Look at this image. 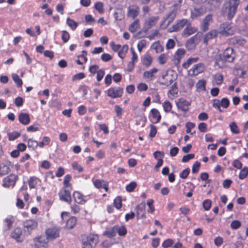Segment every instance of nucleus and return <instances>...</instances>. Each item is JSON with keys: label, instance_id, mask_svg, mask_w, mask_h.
Returning <instances> with one entry per match:
<instances>
[{"label": "nucleus", "instance_id": "obj_1", "mask_svg": "<svg viewBox=\"0 0 248 248\" xmlns=\"http://www.w3.org/2000/svg\"><path fill=\"white\" fill-rule=\"evenodd\" d=\"M240 3V0H226L221 9V16L226 17L228 20H232L237 13Z\"/></svg>", "mask_w": 248, "mask_h": 248}, {"label": "nucleus", "instance_id": "obj_2", "mask_svg": "<svg viewBox=\"0 0 248 248\" xmlns=\"http://www.w3.org/2000/svg\"><path fill=\"white\" fill-rule=\"evenodd\" d=\"M236 57V53L231 47H228L219 54L216 59L215 64L220 68H226L228 63L233 62Z\"/></svg>", "mask_w": 248, "mask_h": 248}, {"label": "nucleus", "instance_id": "obj_3", "mask_svg": "<svg viewBox=\"0 0 248 248\" xmlns=\"http://www.w3.org/2000/svg\"><path fill=\"white\" fill-rule=\"evenodd\" d=\"M60 228L57 226H52L46 229L45 234L46 240H42L43 237L41 236L34 238V241L38 242L41 244L42 246L45 248H47L48 247V242L53 241L56 238L59 237L60 234Z\"/></svg>", "mask_w": 248, "mask_h": 248}, {"label": "nucleus", "instance_id": "obj_4", "mask_svg": "<svg viewBox=\"0 0 248 248\" xmlns=\"http://www.w3.org/2000/svg\"><path fill=\"white\" fill-rule=\"evenodd\" d=\"M218 32L222 36L228 37L234 34L235 30L232 23L224 22L220 24Z\"/></svg>", "mask_w": 248, "mask_h": 248}, {"label": "nucleus", "instance_id": "obj_5", "mask_svg": "<svg viewBox=\"0 0 248 248\" xmlns=\"http://www.w3.org/2000/svg\"><path fill=\"white\" fill-rule=\"evenodd\" d=\"M230 104V102L229 99L227 97H224L222 98L220 100L217 99H213L212 106L220 112H222L223 111L221 108V107H222L224 108H227Z\"/></svg>", "mask_w": 248, "mask_h": 248}, {"label": "nucleus", "instance_id": "obj_6", "mask_svg": "<svg viewBox=\"0 0 248 248\" xmlns=\"http://www.w3.org/2000/svg\"><path fill=\"white\" fill-rule=\"evenodd\" d=\"M106 92L107 95L111 98H120L123 96L124 89L120 86H113L109 88Z\"/></svg>", "mask_w": 248, "mask_h": 248}, {"label": "nucleus", "instance_id": "obj_7", "mask_svg": "<svg viewBox=\"0 0 248 248\" xmlns=\"http://www.w3.org/2000/svg\"><path fill=\"white\" fill-rule=\"evenodd\" d=\"M61 217L62 221L65 222V227L67 229L73 228L77 223V218L75 217H69V213L67 212H63L61 214Z\"/></svg>", "mask_w": 248, "mask_h": 248}, {"label": "nucleus", "instance_id": "obj_8", "mask_svg": "<svg viewBox=\"0 0 248 248\" xmlns=\"http://www.w3.org/2000/svg\"><path fill=\"white\" fill-rule=\"evenodd\" d=\"M71 190L69 188L62 187L58 193L60 200L69 204L71 203L72 202Z\"/></svg>", "mask_w": 248, "mask_h": 248}, {"label": "nucleus", "instance_id": "obj_9", "mask_svg": "<svg viewBox=\"0 0 248 248\" xmlns=\"http://www.w3.org/2000/svg\"><path fill=\"white\" fill-rule=\"evenodd\" d=\"M18 180L17 175L11 173L3 179L2 185L5 188L13 187Z\"/></svg>", "mask_w": 248, "mask_h": 248}, {"label": "nucleus", "instance_id": "obj_10", "mask_svg": "<svg viewBox=\"0 0 248 248\" xmlns=\"http://www.w3.org/2000/svg\"><path fill=\"white\" fill-rule=\"evenodd\" d=\"M72 197L74 202L78 205H84L88 201L87 197L79 191H74L72 194Z\"/></svg>", "mask_w": 248, "mask_h": 248}, {"label": "nucleus", "instance_id": "obj_11", "mask_svg": "<svg viewBox=\"0 0 248 248\" xmlns=\"http://www.w3.org/2000/svg\"><path fill=\"white\" fill-rule=\"evenodd\" d=\"M159 19L158 16H151L146 19L144 23V29L146 31L156 26Z\"/></svg>", "mask_w": 248, "mask_h": 248}, {"label": "nucleus", "instance_id": "obj_12", "mask_svg": "<svg viewBox=\"0 0 248 248\" xmlns=\"http://www.w3.org/2000/svg\"><path fill=\"white\" fill-rule=\"evenodd\" d=\"M213 15L209 14L206 15L202 20L200 24V29L203 32L207 31L210 24L213 22Z\"/></svg>", "mask_w": 248, "mask_h": 248}, {"label": "nucleus", "instance_id": "obj_13", "mask_svg": "<svg viewBox=\"0 0 248 248\" xmlns=\"http://www.w3.org/2000/svg\"><path fill=\"white\" fill-rule=\"evenodd\" d=\"M205 68V65L202 63L195 64L188 71V75L191 77L196 76L203 72Z\"/></svg>", "mask_w": 248, "mask_h": 248}, {"label": "nucleus", "instance_id": "obj_14", "mask_svg": "<svg viewBox=\"0 0 248 248\" xmlns=\"http://www.w3.org/2000/svg\"><path fill=\"white\" fill-rule=\"evenodd\" d=\"M23 226L25 232L31 234L33 230L37 228L38 222L33 219H27L23 222Z\"/></svg>", "mask_w": 248, "mask_h": 248}, {"label": "nucleus", "instance_id": "obj_15", "mask_svg": "<svg viewBox=\"0 0 248 248\" xmlns=\"http://www.w3.org/2000/svg\"><path fill=\"white\" fill-rule=\"evenodd\" d=\"M186 51L184 48H178L175 52L173 57L172 61L174 64L178 66L181 60L185 56Z\"/></svg>", "mask_w": 248, "mask_h": 248}, {"label": "nucleus", "instance_id": "obj_16", "mask_svg": "<svg viewBox=\"0 0 248 248\" xmlns=\"http://www.w3.org/2000/svg\"><path fill=\"white\" fill-rule=\"evenodd\" d=\"M188 22V20L185 18L179 20L171 28L169 29L168 31L169 32L178 31L186 26Z\"/></svg>", "mask_w": 248, "mask_h": 248}, {"label": "nucleus", "instance_id": "obj_17", "mask_svg": "<svg viewBox=\"0 0 248 248\" xmlns=\"http://www.w3.org/2000/svg\"><path fill=\"white\" fill-rule=\"evenodd\" d=\"M176 105L178 109L186 112L188 111L191 103L183 98H180L176 102Z\"/></svg>", "mask_w": 248, "mask_h": 248}, {"label": "nucleus", "instance_id": "obj_18", "mask_svg": "<svg viewBox=\"0 0 248 248\" xmlns=\"http://www.w3.org/2000/svg\"><path fill=\"white\" fill-rule=\"evenodd\" d=\"M140 14V8L136 5H131L127 8V16L133 19L137 17Z\"/></svg>", "mask_w": 248, "mask_h": 248}, {"label": "nucleus", "instance_id": "obj_19", "mask_svg": "<svg viewBox=\"0 0 248 248\" xmlns=\"http://www.w3.org/2000/svg\"><path fill=\"white\" fill-rule=\"evenodd\" d=\"M153 155L154 158L157 160V163L155 166V169L157 170L158 168L163 165L164 153L162 151H156L154 153Z\"/></svg>", "mask_w": 248, "mask_h": 248}, {"label": "nucleus", "instance_id": "obj_20", "mask_svg": "<svg viewBox=\"0 0 248 248\" xmlns=\"http://www.w3.org/2000/svg\"><path fill=\"white\" fill-rule=\"evenodd\" d=\"M11 162L6 160L0 164V177L8 174L11 170Z\"/></svg>", "mask_w": 248, "mask_h": 248}, {"label": "nucleus", "instance_id": "obj_21", "mask_svg": "<svg viewBox=\"0 0 248 248\" xmlns=\"http://www.w3.org/2000/svg\"><path fill=\"white\" fill-rule=\"evenodd\" d=\"M197 31V29L191 26V23L188 22L186 27L182 33V36L187 37L188 36L195 33Z\"/></svg>", "mask_w": 248, "mask_h": 248}, {"label": "nucleus", "instance_id": "obj_22", "mask_svg": "<svg viewBox=\"0 0 248 248\" xmlns=\"http://www.w3.org/2000/svg\"><path fill=\"white\" fill-rule=\"evenodd\" d=\"M219 34L217 30H212L206 33L203 37V43L207 45L210 40L216 38Z\"/></svg>", "mask_w": 248, "mask_h": 248}, {"label": "nucleus", "instance_id": "obj_23", "mask_svg": "<svg viewBox=\"0 0 248 248\" xmlns=\"http://www.w3.org/2000/svg\"><path fill=\"white\" fill-rule=\"evenodd\" d=\"M178 88L176 82L172 84L167 93L168 97L171 100H173L178 96Z\"/></svg>", "mask_w": 248, "mask_h": 248}, {"label": "nucleus", "instance_id": "obj_24", "mask_svg": "<svg viewBox=\"0 0 248 248\" xmlns=\"http://www.w3.org/2000/svg\"><path fill=\"white\" fill-rule=\"evenodd\" d=\"M174 78L172 77V75L169 74L167 72L164 75L162 76V81L161 84L162 85L168 86L171 84L173 81Z\"/></svg>", "mask_w": 248, "mask_h": 248}, {"label": "nucleus", "instance_id": "obj_25", "mask_svg": "<svg viewBox=\"0 0 248 248\" xmlns=\"http://www.w3.org/2000/svg\"><path fill=\"white\" fill-rule=\"evenodd\" d=\"M177 13V11L175 9L170 11L167 15L166 18L163 21L165 22V20H168L167 25L164 27H162V25L161 24L160 26V29H165L171 22H172L176 16Z\"/></svg>", "mask_w": 248, "mask_h": 248}, {"label": "nucleus", "instance_id": "obj_26", "mask_svg": "<svg viewBox=\"0 0 248 248\" xmlns=\"http://www.w3.org/2000/svg\"><path fill=\"white\" fill-rule=\"evenodd\" d=\"M19 122L23 125H28L31 122V118L29 113L20 112L18 116Z\"/></svg>", "mask_w": 248, "mask_h": 248}, {"label": "nucleus", "instance_id": "obj_27", "mask_svg": "<svg viewBox=\"0 0 248 248\" xmlns=\"http://www.w3.org/2000/svg\"><path fill=\"white\" fill-rule=\"evenodd\" d=\"M153 58L151 54L147 52L141 58V62L142 64L146 67H149L152 64Z\"/></svg>", "mask_w": 248, "mask_h": 248}, {"label": "nucleus", "instance_id": "obj_28", "mask_svg": "<svg viewBox=\"0 0 248 248\" xmlns=\"http://www.w3.org/2000/svg\"><path fill=\"white\" fill-rule=\"evenodd\" d=\"M206 13V10L203 7L199 8H194L191 12V17L192 18H196L202 16Z\"/></svg>", "mask_w": 248, "mask_h": 248}, {"label": "nucleus", "instance_id": "obj_29", "mask_svg": "<svg viewBox=\"0 0 248 248\" xmlns=\"http://www.w3.org/2000/svg\"><path fill=\"white\" fill-rule=\"evenodd\" d=\"M85 237L86 240L89 242L93 248H95L98 243L99 237L97 234L90 233Z\"/></svg>", "mask_w": 248, "mask_h": 248}, {"label": "nucleus", "instance_id": "obj_30", "mask_svg": "<svg viewBox=\"0 0 248 248\" xmlns=\"http://www.w3.org/2000/svg\"><path fill=\"white\" fill-rule=\"evenodd\" d=\"M158 69L156 68H153L149 70L145 71L143 73V78L145 79H148L150 80L153 79L155 77V74L157 73Z\"/></svg>", "mask_w": 248, "mask_h": 248}, {"label": "nucleus", "instance_id": "obj_31", "mask_svg": "<svg viewBox=\"0 0 248 248\" xmlns=\"http://www.w3.org/2000/svg\"><path fill=\"white\" fill-rule=\"evenodd\" d=\"M22 231L20 228H16L11 232V236L16 240L17 242H22V239H21V236Z\"/></svg>", "mask_w": 248, "mask_h": 248}, {"label": "nucleus", "instance_id": "obj_32", "mask_svg": "<svg viewBox=\"0 0 248 248\" xmlns=\"http://www.w3.org/2000/svg\"><path fill=\"white\" fill-rule=\"evenodd\" d=\"M229 42L231 44L235 45H239L244 46L246 41L245 39L238 36H234L229 39Z\"/></svg>", "mask_w": 248, "mask_h": 248}, {"label": "nucleus", "instance_id": "obj_33", "mask_svg": "<svg viewBox=\"0 0 248 248\" xmlns=\"http://www.w3.org/2000/svg\"><path fill=\"white\" fill-rule=\"evenodd\" d=\"M196 36H193L189 38L185 43V46L187 50H192L196 46L195 40L196 39Z\"/></svg>", "mask_w": 248, "mask_h": 248}, {"label": "nucleus", "instance_id": "obj_34", "mask_svg": "<svg viewBox=\"0 0 248 248\" xmlns=\"http://www.w3.org/2000/svg\"><path fill=\"white\" fill-rule=\"evenodd\" d=\"M115 231L120 236H125L127 232V229L124 225H115Z\"/></svg>", "mask_w": 248, "mask_h": 248}, {"label": "nucleus", "instance_id": "obj_35", "mask_svg": "<svg viewBox=\"0 0 248 248\" xmlns=\"http://www.w3.org/2000/svg\"><path fill=\"white\" fill-rule=\"evenodd\" d=\"M150 112L153 118L155 120V123H159L161 119V116L159 111L156 108H152Z\"/></svg>", "mask_w": 248, "mask_h": 248}, {"label": "nucleus", "instance_id": "obj_36", "mask_svg": "<svg viewBox=\"0 0 248 248\" xmlns=\"http://www.w3.org/2000/svg\"><path fill=\"white\" fill-rule=\"evenodd\" d=\"M199 60V57L189 58L184 62L182 66L184 69H187L192 63L197 62Z\"/></svg>", "mask_w": 248, "mask_h": 248}, {"label": "nucleus", "instance_id": "obj_37", "mask_svg": "<svg viewBox=\"0 0 248 248\" xmlns=\"http://www.w3.org/2000/svg\"><path fill=\"white\" fill-rule=\"evenodd\" d=\"M72 180V177L70 174H66L63 179V187L69 188L70 190L72 189V185L70 183Z\"/></svg>", "mask_w": 248, "mask_h": 248}, {"label": "nucleus", "instance_id": "obj_38", "mask_svg": "<svg viewBox=\"0 0 248 248\" xmlns=\"http://www.w3.org/2000/svg\"><path fill=\"white\" fill-rule=\"evenodd\" d=\"M140 26V21L139 19H136L133 23H132L129 27V31L134 33L136 32Z\"/></svg>", "mask_w": 248, "mask_h": 248}, {"label": "nucleus", "instance_id": "obj_39", "mask_svg": "<svg viewBox=\"0 0 248 248\" xmlns=\"http://www.w3.org/2000/svg\"><path fill=\"white\" fill-rule=\"evenodd\" d=\"M115 229V226H114L109 229L105 231L103 234L109 238L114 237L116 235Z\"/></svg>", "mask_w": 248, "mask_h": 248}, {"label": "nucleus", "instance_id": "obj_40", "mask_svg": "<svg viewBox=\"0 0 248 248\" xmlns=\"http://www.w3.org/2000/svg\"><path fill=\"white\" fill-rule=\"evenodd\" d=\"M128 50V46L127 45H124L121 46L118 52V56L123 59L125 58Z\"/></svg>", "mask_w": 248, "mask_h": 248}, {"label": "nucleus", "instance_id": "obj_41", "mask_svg": "<svg viewBox=\"0 0 248 248\" xmlns=\"http://www.w3.org/2000/svg\"><path fill=\"white\" fill-rule=\"evenodd\" d=\"M106 182L103 179L93 178L92 179V182L94 186L97 189L102 188Z\"/></svg>", "mask_w": 248, "mask_h": 248}, {"label": "nucleus", "instance_id": "obj_42", "mask_svg": "<svg viewBox=\"0 0 248 248\" xmlns=\"http://www.w3.org/2000/svg\"><path fill=\"white\" fill-rule=\"evenodd\" d=\"M39 179L35 176L31 177L28 180V185L30 189L35 188Z\"/></svg>", "mask_w": 248, "mask_h": 248}, {"label": "nucleus", "instance_id": "obj_43", "mask_svg": "<svg viewBox=\"0 0 248 248\" xmlns=\"http://www.w3.org/2000/svg\"><path fill=\"white\" fill-rule=\"evenodd\" d=\"M162 107L163 108V109L164 111L166 113H168L171 112L172 113H173V111H171L172 108V105L171 103L168 100H165L162 103Z\"/></svg>", "mask_w": 248, "mask_h": 248}, {"label": "nucleus", "instance_id": "obj_44", "mask_svg": "<svg viewBox=\"0 0 248 248\" xmlns=\"http://www.w3.org/2000/svg\"><path fill=\"white\" fill-rule=\"evenodd\" d=\"M51 140L48 136H44L42 138V140L39 142V147L43 148L45 146L48 145L50 144Z\"/></svg>", "mask_w": 248, "mask_h": 248}, {"label": "nucleus", "instance_id": "obj_45", "mask_svg": "<svg viewBox=\"0 0 248 248\" xmlns=\"http://www.w3.org/2000/svg\"><path fill=\"white\" fill-rule=\"evenodd\" d=\"M28 146L32 150H35L39 146V142L32 139H30L28 140Z\"/></svg>", "mask_w": 248, "mask_h": 248}, {"label": "nucleus", "instance_id": "obj_46", "mask_svg": "<svg viewBox=\"0 0 248 248\" xmlns=\"http://www.w3.org/2000/svg\"><path fill=\"white\" fill-rule=\"evenodd\" d=\"M12 77L13 80L16 84V86L18 87H21L23 85V82L22 79L19 78V76L16 74H13L12 75Z\"/></svg>", "mask_w": 248, "mask_h": 248}, {"label": "nucleus", "instance_id": "obj_47", "mask_svg": "<svg viewBox=\"0 0 248 248\" xmlns=\"http://www.w3.org/2000/svg\"><path fill=\"white\" fill-rule=\"evenodd\" d=\"M114 206L117 209H120L122 207V199L121 196L116 197L113 201Z\"/></svg>", "mask_w": 248, "mask_h": 248}, {"label": "nucleus", "instance_id": "obj_48", "mask_svg": "<svg viewBox=\"0 0 248 248\" xmlns=\"http://www.w3.org/2000/svg\"><path fill=\"white\" fill-rule=\"evenodd\" d=\"M4 226L6 230H10L13 225L14 219L13 217L6 218L4 220Z\"/></svg>", "mask_w": 248, "mask_h": 248}, {"label": "nucleus", "instance_id": "obj_49", "mask_svg": "<svg viewBox=\"0 0 248 248\" xmlns=\"http://www.w3.org/2000/svg\"><path fill=\"white\" fill-rule=\"evenodd\" d=\"M66 23L73 31H75L78 26L77 22L69 17L67 18Z\"/></svg>", "mask_w": 248, "mask_h": 248}, {"label": "nucleus", "instance_id": "obj_50", "mask_svg": "<svg viewBox=\"0 0 248 248\" xmlns=\"http://www.w3.org/2000/svg\"><path fill=\"white\" fill-rule=\"evenodd\" d=\"M214 81L216 85H221L223 81V76L221 74H216L214 76Z\"/></svg>", "mask_w": 248, "mask_h": 248}, {"label": "nucleus", "instance_id": "obj_51", "mask_svg": "<svg viewBox=\"0 0 248 248\" xmlns=\"http://www.w3.org/2000/svg\"><path fill=\"white\" fill-rule=\"evenodd\" d=\"M152 47L155 50L156 53L161 52L163 50V47L159 41L154 42L152 45Z\"/></svg>", "mask_w": 248, "mask_h": 248}, {"label": "nucleus", "instance_id": "obj_52", "mask_svg": "<svg viewBox=\"0 0 248 248\" xmlns=\"http://www.w3.org/2000/svg\"><path fill=\"white\" fill-rule=\"evenodd\" d=\"M70 36L69 33L65 30L62 31L61 38L63 43H66L70 39Z\"/></svg>", "mask_w": 248, "mask_h": 248}, {"label": "nucleus", "instance_id": "obj_53", "mask_svg": "<svg viewBox=\"0 0 248 248\" xmlns=\"http://www.w3.org/2000/svg\"><path fill=\"white\" fill-rule=\"evenodd\" d=\"M174 243V241L170 238H168L164 240L162 243V247L163 248L171 247Z\"/></svg>", "mask_w": 248, "mask_h": 248}, {"label": "nucleus", "instance_id": "obj_54", "mask_svg": "<svg viewBox=\"0 0 248 248\" xmlns=\"http://www.w3.org/2000/svg\"><path fill=\"white\" fill-rule=\"evenodd\" d=\"M154 202V201L153 199H149L147 202V204L149 207V209L147 210L148 213H153L155 210V208L153 205Z\"/></svg>", "mask_w": 248, "mask_h": 248}, {"label": "nucleus", "instance_id": "obj_55", "mask_svg": "<svg viewBox=\"0 0 248 248\" xmlns=\"http://www.w3.org/2000/svg\"><path fill=\"white\" fill-rule=\"evenodd\" d=\"M229 126L231 131L232 133L238 134L240 132L239 128L235 122H231Z\"/></svg>", "mask_w": 248, "mask_h": 248}, {"label": "nucleus", "instance_id": "obj_56", "mask_svg": "<svg viewBox=\"0 0 248 248\" xmlns=\"http://www.w3.org/2000/svg\"><path fill=\"white\" fill-rule=\"evenodd\" d=\"M152 98L153 99V102L158 104H161V101L160 100V96L157 91V90H155V92L152 94Z\"/></svg>", "mask_w": 248, "mask_h": 248}, {"label": "nucleus", "instance_id": "obj_57", "mask_svg": "<svg viewBox=\"0 0 248 248\" xmlns=\"http://www.w3.org/2000/svg\"><path fill=\"white\" fill-rule=\"evenodd\" d=\"M248 174V168L247 167H245L243 168L239 174V178L240 179L243 180L244 179Z\"/></svg>", "mask_w": 248, "mask_h": 248}, {"label": "nucleus", "instance_id": "obj_58", "mask_svg": "<svg viewBox=\"0 0 248 248\" xmlns=\"http://www.w3.org/2000/svg\"><path fill=\"white\" fill-rule=\"evenodd\" d=\"M20 136V134L16 131L8 133V139L9 140H14Z\"/></svg>", "mask_w": 248, "mask_h": 248}, {"label": "nucleus", "instance_id": "obj_59", "mask_svg": "<svg viewBox=\"0 0 248 248\" xmlns=\"http://www.w3.org/2000/svg\"><path fill=\"white\" fill-rule=\"evenodd\" d=\"M130 52L132 55L130 61L136 63L138 61V55L133 47L130 48Z\"/></svg>", "mask_w": 248, "mask_h": 248}, {"label": "nucleus", "instance_id": "obj_60", "mask_svg": "<svg viewBox=\"0 0 248 248\" xmlns=\"http://www.w3.org/2000/svg\"><path fill=\"white\" fill-rule=\"evenodd\" d=\"M72 167L74 170H77L78 172H81L83 170L82 167L77 161H74L72 163Z\"/></svg>", "mask_w": 248, "mask_h": 248}, {"label": "nucleus", "instance_id": "obj_61", "mask_svg": "<svg viewBox=\"0 0 248 248\" xmlns=\"http://www.w3.org/2000/svg\"><path fill=\"white\" fill-rule=\"evenodd\" d=\"M71 211L75 214L78 213L81 210V208L78 203L74 202V204L70 206Z\"/></svg>", "mask_w": 248, "mask_h": 248}, {"label": "nucleus", "instance_id": "obj_62", "mask_svg": "<svg viewBox=\"0 0 248 248\" xmlns=\"http://www.w3.org/2000/svg\"><path fill=\"white\" fill-rule=\"evenodd\" d=\"M212 204V201L209 199L205 200L202 202V206L205 211L210 209Z\"/></svg>", "mask_w": 248, "mask_h": 248}, {"label": "nucleus", "instance_id": "obj_63", "mask_svg": "<svg viewBox=\"0 0 248 248\" xmlns=\"http://www.w3.org/2000/svg\"><path fill=\"white\" fill-rule=\"evenodd\" d=\"M167 59H168V55H167V54H165V53L161 54L158 57V62L160 64H165L167 62Z\"/></svg>", "mask_w": 248, "mask_h": 248}, {"label": "nucleus", "instance_id": "obj_64", "mask_svg": "<svg viewBox=\"0 0 248 248\" xmlns=\"http://www.w3.org/2000/svg\"><path fill=\"white\" fill-rule=\"evenodd\" d=\"M146 46V41L144 39L139 42L137 45V48L140 53L141 52L142 49Z\"/></svg>", "mask_w": 248, "mask_h": 248}]
</instances>
